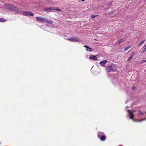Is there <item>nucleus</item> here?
<instances>
[{
    "label": "nucleus",
    "instance_id": "obj_15",
    "mask_svg": "<svg viewBox=\"0 0 146 146\" xmlns=\"http://www.w3.org/2000/svg\"><path fill=\"white\" fill-rule=\"evenodd\" d=\"M131 46H127V47H125L124 48V50L125 51H126V50H127L129 48H130L131 47Z\"/></svg>",
    "mask_w": 146,
    "mask_h": 146
},
{
    "label": "nucleus",
    "instance_id": "obj_10",
    "mask_svg": "<svg viewBox=\"0 0 146 146\" xmlns=\"http://www.w3.org/2000/svg\"><path fill=\"white\" fill-rule=\"evenodd\" d=\"M53 7H49V8H45L43 9L44 11L46 12H47L48 11L53 10Z\"/></svg>",
    "mask_w": 146,
    "mask_h": 146
},
{
    "label": "nucleus",
    "instance_id": "obj_9",
    "mask_svg": "<svg viewBox=\"0 0 146 146\" xmlns=\"http://www.w3.org/2000/svg\"><path fill=\"white\" fill-rule=\"evenodd\" d=\"M89 58L90 59H92L93 60H97V57L94 55H90Z\"/></svg>",
    "mask_w": 146,
    "mask_h": 146
},
{
    "label": "nucleus",
    "instance_id": "obj_25",
    "mask_svg": "<svg viewBox=\"0 0 146 146\" xmlns=\"http://www.w3.org/2000/svg\"><path fill=\"white\" fill-rule=\"evenodd\" d=\"M81 0L82 1H85V0Z\"/></svg>",
    "mask_w": 146,
    "mask_h": 146
},
{
    "label": "nucleus",
    "instance_id": "obj_14",
    "mask_svg": "<svg viewBox=\"0 0 146 146\" xmlns=\"http://www.w3.org/2000/svg\"><path fill=\"white\" fill-rule=\"evenodd\" d=\"M6 19L3 18H0V22H5L6 21Z\"/></svg>",
    "mask_w": 146,
    "mask_h": 146
},
{
    "label": "nucleus",
    "instance_id": "obj_21",
    "mask_svg": "<svg viewBox=\"0 0 146 146\" xmlns=\"http://www.w3.org/2000/svg\"><path fill=\"white\" fill-rule=\"evenodd\" d=\"M146 51V50L144 49V48H143V49L142 50V52L143 53H145V51Z\"/></svg>",
    "mask_w": 146,
    "mask_h": 146
},
{
    "label": "nucleus",
    "instance_id": "obj_7",
    "mask_svg": "<svg viewBox=\"0 0 146 146\" xmlns=\"http://www.w3.org/2000/svg\"><path fill=\"white\" fill-rule=\"evenodd\" d=\"M127 111L129 113L130 118L131 119L133 120V119L134 118V115L133 114V110H132L131 111L130 110H128Z\"/></svg>",
    "mask_w": 146,
    "mask_h": 146
},
{
    "label": "nucleus",
    "instance_id": "obj_22",
    "mask_svg": "<svg viewBox=\"0 0 146 146\" xmlns=\"http://www.w3.org/2000/svg\"><path fill=\"white\" fill-rule=\"evenodd\" d=\"M143 48H144L146 50V44H145L143 47Z\"/></svg>",
    "mask_w": 146,
    "mask_h": 146
},
{
    "label": "nucleus",
    "instance_id": "obj_20",
    "mask_svg": "<svg viewBox=\"0 0 146 146\" xmlns=\"http://www.w3.org/2000/svg\"><path fill=\"white\" fill-rule=\"evenodd\" d=\"M113 2L112 1H110L108 2V4L109 5H110L112 4Z\"/></svg>",
    "mask_w": 146,
    "mask_h": 146
},
{
    "label": "nucleus",
    "instance_id": "obj_17",
    "mask_svg": "<svg viewBox=\"0 0 146 146\" xmlns=\"http://www.w3.org/2000/svg\"><path fill=\"white\" fill-rule=\"evenodd\" d=\"M124 40V38H122L121 39H120L118 41V44H121Z\"/></svg>",
    "mask_w": 146,
    "mask_h": 146
},
{
    "label": "nucleus",
    "instance_id": "obj_11",
    "mask_svg": "<svg viewBox=\"0 0 146 146\" xmlns=\"http://www.w3.org/2000/svg\"><path fill=\"white\" fill-rule=\"evenodd\" d=\"M135 54V53L134 52L132 53L131 55H130L129 57L128 58L127 60V62H129L130 60L134 56V55Z\"/></svg>",
    "mask_w": 146,
    "mask_h": 146
},
{
    "label": "nucleus",
    "instance_id": "obj_3",
    "mask_svg": "<svg viewBox=\"0 0 146 146\" xmlns=\"http://www.w3.org/2000/svg\"><path fill=\"white\" fill-rule=\"evenodd\" d=\"M98 136L102 141H104L106 139V136L102 132L98 133Z\"/></svg>",
    "mask_w": 146,
    "mask_h": 146
},
{
    "label": "nucleus",
    "instance_id": "obj_19",
    "mask_svg": "<svg viewBox=\"0 0 146 146\" xmlns=\"http://www.w3.org/2000/svg\"><path fill=\"white\" fill-rule=\"evenodd\" d=\"M96 16H97V15H92V16L91 17V18H92V19L95 18Z\"/></svg>",
    "mask_w": 146,
    "mask_h": 146
},
{
    "label": "nucleus",
    "instance_id": "obj_2",
    "mask_svg": "<svg viewBox=\"0 0 146 146\" xmlns=\"http://www.w3.org/2000/svg\"><path fill=\"white\" fill-rule=\"evenodd\" d=\"M5 7L10 10H13L18 12L19 11V9L16 7L12 6V5L6 4L5 5Z\"/></svg>",
    "mask_w": 146,
    "mask_h": 146
},
{
    "label": "nucleus",
    "instance_id": "obj_8",
    "mask_svg": "<svg viewBox=\"0 0 146 146\" xmlns=\"http://www.w3.org/2000/svg\"><path fill=\"white\" fill-rule=\"evenodd\" d=\"M107 60H104L102 61H101L100 64V65L103 67H105V65L107 62Z\"/></svg>",
    "mask_w": 146,
    "mask_h": 146
},
{
    "label": "nucleus",
    "instance_id": "obj_13",
    "mask_svg": "<svg viewBox=\"0 0 146 146\" xmlns=\"http://www.w3.org/2000/svg\"><path fill=\"white\" fill-rule=\"evenodd\" d=\"M145 40L143 39L137 45L138 47H139L145 42Z\"/></svg>",
    "mask_w": 146,
    "mask_h": 146
},
{
    "label": "nucleus",
    "instance_id": "obj_18",
    "mask_svg": "<svg viewBox=\"0 0 146 146\" xmlns=\"http://www.w3.org/2000/svg\"><path fill=\"white\" fill-rule=\"evenodd\" d=\"M146 62V60H144L142 61L141 62V64H143L145 63Z\"/></svg>",
    "mask_w": 146,
    "mask_h": 146
},
{
    "label": "nucleus",
    "instance_id": "obj_26",
    "mask_svg": "<svg viewBox=\"0 0 146 146\" xmlns=\"http://www.w3.org/2000/svg\"><path fill=\"white\" fill-rule=\"evenodd\" d=\"M109 14H111V13L110 12V13H109Z\"/></svg>",
    "mask_w": 146,
    "mask_h": 146
},
{
    "label": "nucleus",
    "instance_id": "obj_4",
    "mask_svg": "<svg viewBox=\"0 0 146 146\" xmlns=\"http://www.w3.org/2000/svg\"><path fill=\"white\" fill-rule=\"evenodd\" d=\"M107 70L108 72H115L116 71L115 67L111 65L108 66L107 67Z\"/></svg>",
    "mask_w": 146,
    "mask_h": 146
},
{
    "label": "nucleus",
    "instance_id": "obj_12",
    "mask_svg": "<svg viewBox=\"0 0 146 146\" xmlns=\"http://www.w3.org/2000/svg\"><path fill=\"white\" fill-rule=\"evenodd\" d=\"M84 47H85L86 48V50L88 51H92L93 50L90 47L86 45H84Z\"/></svg>",
    "mask_w": 146,
    "mask_h": 146
},
{
    "label": "nucleus",
    "instance_id": "obj_1",
    "mask_svg": "<svg viewBox=\"0 0 146 146\" xmlns=\"http://www.w3.org/2000/svg\"><path fill=\"white\" fill-rule=\"evenodd\" d=\"M36 21L37 22L40 23H48L50 25L52 24L53 22L50 20L45 19L44 17H36Z\"/></svg>",
    "mask_w": 146,
    "mask_h": 146
},
{
    "label": "nucleus",
    "instance_id": "obj_16",
    "mask_svg": "<svg viewBox=\"0 0 146 146\" xmlns=\"http://www.w3.org/2000/svg\"><path fill=\"white\" fill-rule=\"evenodd\" d=\"M53 10H55L56 11H61V10L60 9L57 8L56 7H53Z\"/></svg>",
    "mask_w": 146,
    "mask_h": 146
},
{
    "label": "nucleus",
    "instance_id": "obj_23",
    "mask_svg": "<svg viewBox=\"0 0 146 146\" xmlns=\"http://www.w3.org/2000/svg\"><path fill=\"white\" fill-rule=\"evenodd\" d=\"M138 111L140 113H141L142 115H143V114H144L143 113V112H142L141 111H140V110H138Z\"/></svg>",
    "mask_w": 146,
    "mask_h": 146
},
{
    "label": "nucleus",
    "instance_id": "obj_24",
    "mask_svg": "<svg viewBox=\"0 0 146 146\" xmlns=\"http://www.w3.org/2000/svg\"><path fill=\"white\" fill-rule=\"evenodd\" d=\"M135 87H133V88H132V90H135Z\"/></svg>",
    "mask_w": 146,
    "mask_h": 146
},
{
    "label": "nucleus",
    "instance_id": "obj_27",
    "mask_svg": "<svg viewBox=\"0 0 146 146\" xmlns=\"http://www.w3.org/2000/svg\"><path fill=\"white\" fill-rule=\"evenodd\" d=\"M119 146H122V145H119Z\"/></svg>",
    "mask_w": 146,
    "mask_h": 146
},
{
    "label": "nucleus",
    "instance_id": "obj_5",
    "mask_svg": "<svg viewBox=\"0 0 146 146\" xmlns=\"http://www.w3.org/2000/svg\"><path fill=\"white\" fill-rule=\"evenodd\" d=\"M23 14L24 15L27 16H33L34 15V14L33 13L31 12L28 11L23 12Z\"/></svg>",
    "mask_w": 146,
    "mask_h": 146
},
{
    "label": "nucleus",
    "instance_id": "obj_6",
    "mask_svg": "<svg viewBox=\"0 0 146 146\" xmlns=\"http://www.w3.org/2000/svg\"><path fill=\"white\" fill-rule=\"evenodd\" d=\"M68 40L72 42H79L80 41V40L79 38L74 37L69 38L68 39Z\"/></svg>",
    "mask_w": 146,
    "mask_h": 146
}]
</instances>
